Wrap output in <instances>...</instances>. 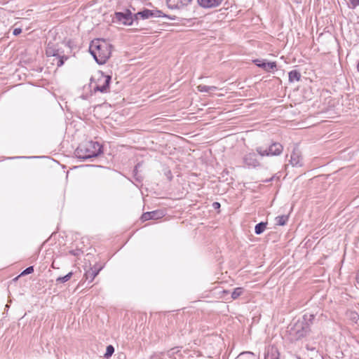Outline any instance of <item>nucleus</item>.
I'll list each match as a JSON object with an SVG mask.
<instances>
[{
    "label": "nucleus",
    "instance_id": "obj_9",
    "mask_svg": "<svg viewBox=\"0 0 359 359\" xmlns=\"http://www.w3.org/2000/svg\"><path fill=\"white\" fill-rule=\"evenodd\" d=\"M243 163L248 167L256 168L260 165L257 159V156L254 152H250L244 155L243 158Z\"/></svg>",
    "mask_w": 359,
    "mask_h": 359
},
{
    "label": "nucleus",
    "instance_id": "obj_31",
    "mask_svg": "<svg viewBox=\"0 0 359 359\" xmlns=\"http://www.w3.org/2000/svg\"><path fill=\"white\" fill-rule=\"evenodd\" d=\"M140 166V164L138 163L137 165H135L134 170H133V174H134V176H137V172H138V167Z\"/></svg>",
    "mask_w": 359,
    "mask_h": 359
},
{
    "label": "nucleus",
    "instance_id": "obj_8",
    "mask_svg": "<svg viewBox=\"0 0 359 359\" xmlns=\"http://www.w3.org/2000/svg\"><path fill=\"white\" fill-rule=\"evenodd\" d=\"M163 17L167 18L171 20H174V18H171L168 15L163 14L161 11L159 10H149L147 8H144L143 11H140L135 14V18H137V22H138V19L140 18L143 20L149 19L150 18H159Z\"/></svg>",
    "mask_w": 359,
    "mask_h": 359
},
{
    "label": "nucleus",
    "instance_id": "obj_26",
    "mask_svg": "<svg viewBox=\"0 0 359 359\" xmlns=\"http://www.w3.org/2000/svg\"><path fill=\"white\" fill-rule=\"evenodd\" d=\"M34 272V266H30L27 268H26L20 274V276H25V275H28V274H30Z\"/></svg>",
    "mask_w": 359,
    "mask_h": 359
},
{
    "label": "nucleus",
    "instance_id": "obj_35",
    "mask_svg": "<svg viewBox=\"0 0 359 359\" xmlns=\"http://www.w3.org/2000/svg\"><path fill=\"white\" fill-rule=\"evenodd\" d=\"M306 348H307L308 350H311V351L315 350V348H311V346H309V345H306Z\"/></svg>",
    "mask_w": 359,
    "mask_h": 359
},
{
    "label": "nucleus",
    "instance_id": "obj_3",
    "mask_svg": "<svg viewBox=\"0 0 359 359\" xmlns=\"http://www.w3.org/2000/svg\"><path fill=\"white\" fill-rule=\"evenodd\" d=\"M311 332V328L305 321L297 320L290 325L288 330L290 341H298L306 337Z\"/></svg>",
    "mask_w": 359,
    "mask_h": 359
},
{
    "label": "nucleus",
    "instance_id": "obj_14",
    "mask_svg": "<svg viewBox=\"0 0 359 359\" xmlns=\"http://www.w3.org/2000/svg\"><path fill=\"white\" fill-rule=\"evenodd\" d=\"M200 6L205 8H215L219 6L223 0H197Z\"/></svg>",
    "mask_w": 359,
    "mask_h": 359
},
{
    "label": "nucleus",
    "instance_id": "obj_30",
    "mask_svg": "<svg viewBox=\"0 0 359 359\" xmlns=\"http://www.w3.org/2000/svg\"><path fill=\"white\" fill-rule=\"evenodd\" d=\"M212 207L214 209H219L220 208V203L218 202H214L212 203Z\"/></svg>",
    "mask_w": 359,
    "mask_h": 359
},
{
    "label": "nucleus",
    "instance_id": "obj_2",
    "mask_svg": "<svg viewBox=\"0 0 359 359\" xmlns=\"http://www.w3.org/2000/svg\"><path fill=\"white\" fill-rule=\"evenodd\" d=\"M102 153V145L93 141L83 142L75 150L76 157L83 160L97 157Z\"/></svg>",
    "mask_w": 359,
    "mask_h": 359
},
{
    "label": "nucleus",
    "instance_id": "obj_10",
    "mask_svg": "<svg viewBox=\"0 0 359 359\" xmlns=\"http://www.w3.org/2000/svg\"><path fill=\"white\" fill-rule=\"evenodd\" d=\"M254 63L259 67L263 69L266 72H271L276 68L277 65L276 62H267L265 60H255Z\"/></svg>",
    "mask_w": 359,
    "mask_h": 359
},
{
    "label": "nucleus",
    "instance_id": "obj_13",
    "mask_svg": "<svg viewBox=\"0 0 359 359\" xmlns=\"http://www.w3.org/2000/svg\"><path fill=\"white\" fill-rule=\"evenodd\" d=\"M264 359H280V353L276 346H269L264 353Z\"/></svg>",
    "mask_w": 359,
    "mask_h": 359
},
{
    "label": "nucleus",
    "instance_id": "obj_6",
    "mask_svg": "<svg viewBox=\"0 0 359 359\" xmlns=\"http://www.w3.org/2000/svg\"><path fill=\"white\" fill-rule=\"evenodd\" d=\"M114 22H119L124 25H131L134 22L137 25L135 14L133 15L130 10H126L125 12H116L113 18Z\"/></svg>",
    "mask_w": 359,
    "mask_h": 359
},
{
    "label": "nucleus",
    "instance_id": "obj_32",
    "mask_svg": "<svg viewBox=\"0 0 359 359\" xmlns=\"http://www.w3.org/2000/svg\"><path fill=\"white\" fill-rule=\"evenodd\" d=\"M273 178H274V177L273 176L272 177H271L269 179L262 180V182H269L272 181Z\"/></svg>",
    "mask_w": 359,
    "mask_h": 359
},
{
    "label": "nucleus",
    "instance_id": "obj_22",
    "mask_svg": "<svg viewBox=\"0 0 359 359\" xmlns=\"http://www.w3.org/2000/svg\"><path fill=\"white\" fill-rule=\"evenodd\" d=\"M243 287H236L231 292V298L233 299H236L243 294Z\"/></svg>",
    "mask_w": 359,
    "mask_h": 359
},
{
    "label": "nucleus",
    "instance_id": "obj_21",
    "mask_svg": "<svg viewBox=\"0 0 359 359\" xmlns=\"http://www.w3.org/2000/svg\"><path fill=\"white\" fill-rule=\"evenodd\" d=\"M315 319V316L313 314H304L303 318L300 321H305L309 327H311V325L313 323V320Z\"/></svg>",
    "mask_w": 359,
    "mask_h": 359
},
{
    "label": "nucleus",
    "instance_id": "obj_25",
    "mask_svg": "<svg viewBox=\"0 0 359 359\" xmlns=\"http://www.w3.org/2000/svg\"><path fill=\"white\" fill-rule=\"evenodd\" d=\"M114 353V348L112 345H109L107 346L106 352L104 353V357L108 358L112 355Z\"/></svg>",
    "mask_w": 359,
    "mask_h": 359
},
{
    "label": "nucleus",
    "instance_id": "obj_11",
    "mask_svg": "<svg viewBox=\"0 0 359 359\" xmlns=\"http://www.w3.org/2000/svg\"><path fill=\"white\" fill-rule=\"evenodd\" d=\"M163 212L160 210L144 212L141 216V220L145 222L149 219H158L163 217Z\"/></svg>",
    "mask_w": 359,
    "mask_h": 359
},
{
    "label": "nucleus",
    "instance_id": "obj_15",
    "mask_svg": "<svg viewBox=\"0 0 359 359\" xmlns=\"http://www.w3.org/2000/svg\"><path fill=\"white\" fill-rule=\"evenodd\" d=\"M290 162L292 166L301 167L302 165V158L300 155L295 151L292 153Z\"/></svg>",
    "mask_w": 359,
    "mask_h": 359
},
{
    "label": "nucleus",
    "instance_id": "obj_16",
    "mask_svg": "<svg viewBox=\"0 0 359 359\" xmlns=\"http://www.w3.org/2000/svg\"><path fill=\"white\" fill-rule=\"evenodd\" d=\"M166 4L168 7L170 9H179L186 6L181 0H166Z\"/></svg>",
    "mask_w": 359,
    "mask_h": 359
},
{
    "label": "nucleus",
    "instance_id": "obj_19",
    "mask_svg": "<svg viewBox=\"0 0 359 359\" xmlns=\"http://www.w3.org/2000/svg\"><path fill=\"white\" fill-rule=\"evenodd\" d=\"M266 224H267V222H261L258 223L257 224H256V226L255 227V233L257 235H260L261 233H262L266 227Z\"/></svg>",
    "mask_w": 359,
    "mask_h": 359
},
{
    "label": "nucleus",
    "instance_id": "obj_24",
    "mask_svg": "<svg viewBox=\"0 0 359 359\" xmlns=\"http://www.w3.org/2000/svg\"><path fill=\"white\" fill-rule=\"evenodd\" d=\"M197 88L200 92H204V93H208L211 90L216 89V87H215V86H205V85H199Z\"/></svg>",
    "mask_w": 359,
    "mask_h": 359
},
{
    "label": "nucleus",
    "instance_id": "obj_5",
    "mask_svg": "<svg viewBox=\"0 0 359 359\" xmlns=\"http://www.w3.org/2000/svg\"><path fill=\"white\" fill-rule=\"evenodd\" d=\"M46 54L47 57H55L53 61L56 60V65L57 67H62L64 65L65 61L69 58L68 56L65 55L63 50L56 48V46L50 42L47 45Z\"/></svg>",
    "mask_w": 359,
    "mask_h": 359
},
{
    "label": "nucleus",
    "instance_id": "obj_7",
    "mask_svg": "<svg viewBox=\"0 0 359 359\" xmlns=\"http://www.w3.org/2000/svg\"><path fill=\"white\" fill-rule=\"evenodd\" d=\"M283 150V147L279 142L272 143L268 148L264 147H257L256 148L257 152L261 156H278Z\"/></svg>",
    "mask_w": 359,
    "mask_h": 359
},
{
    "label": "nucleus",
    "instance_id": "obj_12",
    "mask_svg": "<svg viewBox=\"0 0 359 359\" xmlns=\"http://www.w3.org/2000/svg\"><path fill=\"white\" fill-rule=\"evenodd\" d=\"M102 269V266H94L90 267L88 270H87L84 274V277L86 280H89V282L91 283L94 278L98 275L100 271Z\"/></svg>",
    "mask_w": 359,
    "mask_h": 359
},
{
    "label": "nucleus",
    "instance_id": "obj_23",
    "mask_svg": "<svg viewBox=\"0 0 359 359\" xmlns=\"http://www.w3.org/2000/svg\"><path fill=\"white\" fill-rule=\"evenodd\" d=\"M72 275H73V273L72 272H69L67 275H65V276L58 277L56 279V283H64L68 281L72 278Z\"/></svg>",
    "mask_w": 359,
    "mask_h": 359
},
{
    "label": "nucleus",
    "instance_id": "obj_33",
    "mask_svg": "<svg viewBox=\"0 0 359 359\" xmlns=\"http://www.w3.org/2000/svg\"><path fill=\"white\" fill-rule=\"evenodd\" d=\"M135 179H136L137 181H138V182H141L142 181V179L138 175L135 176Z\"/></svg>",
    "mask_w": 359,
    "mask_h": 359
},
{
    "label": "nucleus",
    "instance_id": "obj_34",
    "mask_svg": "<svg viewBox=\"0 0 359 359\" xmlns=\"http://www.w3.org/2000/svg\"><path fill=\"white\" fill-rule=\"evenodd\" d=\"M356 282H357L358 285H359V273L356 276Z\"/></svg>",
    "mask_w": 359,
    "mask_h": 359
},
{
    "label": "nucleus",
    "instance_id": "obj_18",
    "mask_svg": "<svg viewBox=\"0 0 359 359\" xmlns=\"http://www.w3.org/2000/svg\"><path fill=\"white\" fill-rule=\"evenodd\" d=\"M235 359H256L255 355L250 351L240 353Z\"/></svg>",
    "mask_w": 359,
    "mask_h": 359
},
{
    "label": "nucleus",
    "instance_id": "obj_17",
    "mask_svg": "<svg viewBox=\"0 0 359 359\" xmlns=\"http://www.w3.org/2000/svg\"><path fill=\"white\" fill-rule=\"evenodd\" d=\"M301 79V74L297 70H292L289 72L290 82L299 81Z\"/></svg>",
    "mask_w": 359,
    "mask_h": 359
},
{
    "label": "nucleus",
    "instance_id": "obj_28",
    "mask_svg": "<svg viewBox=\"0 0 359 359\" xmlns=\"http://www.w3.org/2000/svg\"><path fill=\"white\" fill-rule=\"evenodd\" d=\"M350 2L353 8L359 5V0H350Z\"/></svg>",
    "mask_w": 359,
    "mask_h": 359
},
{
    "label": "nucleus",
    "instance_id": "obj_29",
    "mask_svg": "<svg viewBox=\"0 0 359 359\" xmlns=\"http://www.w3.org/2000/svg\"><path fill=\"white\" fill-rule=\"evenodd\" d=\"M22 30L20 28H15L14 30H13V34L15 35V36H17L18 34H20L21 33Z\"/></svg>",
    "mask_w": 359,
    "mask_h": 359
},
{
    "label": "nucleus",
    "instance_id": "obj_1",
    "mask_svg": "<svg viewBox=\"0 0 359 359\" xmlns=\"http://www.w3.org/2000/svg\"><path fill=\"white\" fill-rule=\"evenodd\" d=\"M89 52L99 65H104L111 54V45L104 39H97L91 41Z\"/></svg>",
    "mask_w": 359,
    "mask_h": 359
},
{
    "label": "nucleus",
    "instance_id": "obj_20",
    "mask_svg": "<svg viewBox=\"0 0 359 359\" xmlns=\"http://www.w3.org/2000/svg\"><path fill=\"white\" fill-rule=\"evenodd\" d=\"M289 219L287 215H280L276 217V224L279 226H284L286 224Z\"/></svg>",
    "mask_w": 359,
    "mask_h": 359
},
{
    "label": "nucleus",
    "instance_id": "obj_27",
    "mask_svg": "<svg viewBox=\"0 0 359 359\" xmlns=\"http://www.w3.org/2000/svg\"><path fill=\"white\" fill-rule=\"evenodd\" d=\"M82 251L80 249L72 250L69 251V253L73 256L79 257L82 254Z\"/></svg>",
    "mask_w": 359,
    "mask_h": 359
},
{
    "label": "nucleus",
    "instance_id": "obj_4",
    "mask_svg": "<svg viewBox=\"0 0 359 359\" xmlns=\"http://www.w3.org/2000/svg\"><path fill=\"white\" fill-rule=\"evenodd\" d=\"M111 81V76L109 75H105L103 72L97 74V79L91 78L90 82L95 83L93 86V92L97 93L100 92L102 93H106L109 91V86Z\"/></svg>",
    "mask_w": 359,
    "mask_h": 359
}]
</instances>
